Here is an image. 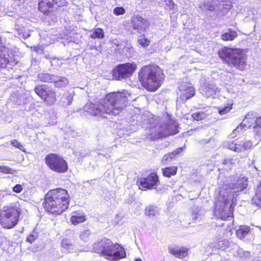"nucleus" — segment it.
Returning a JSON list of instances; mask_svg holds the SVG:
<instances>
[{
  "label": "nucleus",
  "mask_w": 261,
  "mask_h": 261,
  "mask_svg": "<svg viewBox=\"0 0 261 261\" xmlns=\"http://www.w3.org/2000/svg\"><path fill=\"white\" fill-rule=\"evenodd\" d=\"M253 203L259 208H261V181L257 186L255 196L253 199Z\"/></svg>",
  "instance_id": "nucleus-23"
},
{
  "label": "nucleus",
  "mask_w": 261,
  "mask_h": 261,
  "mask_svg": "<svg viewBox=\"0 0 261 261\" xmlns=\"http://www.w3.org/2000/svg\"><path fill=\"white\" fill-rule=\"evenodd\" d=\"M238 37V33L235 30L228 29L227 32L221 35V39L224 41H232Z\"/></svg>",
  "instance_id": "nucleus-21"
},
{
  "label": "nucleus",
  "mask_w": 261,
  "mask_h": 261,
  "mask_svg": "<svg viewBox=\"0 0 261 261\" xmlns=\"http://www.w3.org/2000/svg\"><path fill=\"white\" fill-rule=\"evenodd\" d=\"M236 203L230 201L227 196L219 192L215 202V207L218 217L222 220H227L229 217H233Z\"/></svg>",
  "instance_id": "nucleus-7"
},
{
  "label": "nucleus",
  "mask_w": 261,
  "mask_h": 261,
  "mask_svg": "<svg viewBox=\"0 0 261 261\" xmlns=\"http://www.w3.org/2000/svg\"><path fill=\"white\" fill-rule=\"evenodd\" d=\"M54 8V0H39L38 10L45 15H49Z\"/></svg>",
  "instance_id": "nucleus-17"
},
{
  "label": "nucleus",
  "mask_w": 261,
  "mask_h": 261,
  "mask_svg": "<svg viewBox=\"0 0 261 261\" xmlns=\"http://www.w3.org/2000/svg\"><path fill=\"white\" fill-rule=\"evenodd\" d=\"M54 7L56 6L57 8H60L66 6L67 4V0H54Z\"/></svg>",
  "instance_id": "nucleus-37"
},
{
  "label": "nucleus",
  "mask_w": 261,
  "mask_h": 261,
  "mask_svg": "<svg viewBox=\"0 0 261 261\" xmlns=\"http://www.w3.org/2000/svg\"><path fill=\"white\" fill-rule=\"evenodd\" d=\"M135 261H142L141 259L140 258H137L136 259H135Z\"/></svg>",
  "instance_id": "nucleus-43"
},
{
  "label": "nucleus",
  "mask_w": 261,
  "mask_h": 261,
  "mask_svg": "<svg viewBox=\"0 0 261 261\" xmlns=\"http://www.w3.org/2000/svg\"><path fill=\"white\" fill-rule=\"evenodd\" d=\"M130 22L133 30H136L138 33L145 32L149 26L147 19L139 15L132 17Z\"/></svg>",
  "instance_id": "nucleus-14"
},
{
  "label": "nucleus",
  "mask_w": 261,
  "mask_h": 261,
  "mask_svg": "<svg viewBox=\"0 0 261 261\" xmlns=\"http://www.w3.org/2000/svg\"><path fill=\"white\" fill-rule=\"evenodd\" d=\"M105 37V32L102 28L95 29L90 35V38L93 39H101Z\"/></svg>",
  "instance_id": "nucleus-24"
},
{
  "label": "nucleus",
  "mask_w": 261,
  "mask_h": 261,
  "mask_svg": "<svg viewBox=\"0 0 261 261\" xmlns=\"http://www.w3.org/2000/svg\"><path fill=\"white\" fill-rule=\"evenodd\" d=\"M177 171L178 167L176 166H168L162 168L163 176L167 178H170L175 176L177 174Z\"/></svg>",
  "instance_id": "nucleus-20"
},
{
  "label": "nucleus",
  "mask_w": 261,
  "mask_h": 261,
  "mask_svg": "<svg viewBox=\"0 0 261 261\" xmlns=\"http://www.w3.org/2000/svg\"><path fill=\"white\" fill-rule=\"evenodd\" d=\"M252 147L251 141H240L236 142L235 141H231L228 143L227 148L229 150L237 152H241Z\"/></svg>",
  "instance_id": "nucleus-15"
},
{
  "label": "nucleus",
  "mask_w": 261,
  "mask_h": 261,
  "mask_svg": "<svg viewBox=\"0 0 261 261\" xmlns=\"http://www.w3.org/2000/svg\"><path fill=\"white\" fill-rule=\"evenodd\" d=\"M176 159L174 153L172 152L165 154L162 159V162L165 164L168 163Z\"/></svg>",
  "instance_id": "nucleus-31"
},
{
  "label": "nucleus",
  "mask_w": 261,
  "mask_h": 261,
  "mask_svg": "<svg viewBox=\"0 0 261 261\" xmlns=\"http://www.w3.org/2000/svg\"><path fill=\"white\" fill-rule=\"evenodd\" d=\"M23 190V187L20 184H17L13 188V191L16 193H20Z\"/></svg>",
  "instance_id": "nucleus-39"
},
{
  "label": "nucleus",
  "mask_w": 261,
  "mask_h": 261,
  "mask_svg": "<svg viewBox=\"0 0 261 261\" xmlns=\"http://www.w3.org/2000/svg\"><path fill=\"white\" fill-rule=\"evenodd\" d=\"M178 132V125L174 121H171L156 127L154 137L156 139H162L176 135Z\"/></svg>",
  "instance_id": "nucleus-10"
},
{
  "label": "nucleus",
  "mask_w": 261,
  "mask_h": 261,
  "mask_svg": "<svg viewBox=\"0 0 261 261\" xmlns=\"http://www.w3.org/2000/svg\"><path fill=\"white\" fill-rule=\"evenodd\" d=\"M38 237V233L35 230H34L27 237L26 241L29 243L32 244L35 241Z\"/></svg>",
  "instance_id": "nucleus-32"
},
{
  "label": "nucleus",
  "mask_w": 261,
  "mask_h": 261,
  "mask_svg": "<svg viewBox=\"0 0 261 261\" xmlns=\"http://www.w3.org/2000/svg\"><path fill=\"white\" fill-rule=\"evenodd\" d=\"M68 240L67 239H65V240H63L62 241V246L64 247V248H67L68 247V246H71V244L69 243V242H68Z\"/></svg>",
  "instance_id": "nucleus-41"
},
{
  "label": "nucleus",
  "mask_w": 261,
  "mask_h": 261,
  "mask_svg": "<svg viewBox=\"0 0 261 261\" xmlns=\"http://www.w3.org/2000/svg\"><path fill=\"white\" fill-rule=\"evenodd\" d=\"M94 252L110 261H118L126 256L125 249L122 245L114 243L111 239L104 237L93 244Z\"/></svg>",
  "instance_id": "nucleus-4"
},
{
  "label": "nucleus",
  "mask_w": 261,
  "mask_h": 261,
  "mask_svg": "<svg viewBox=\"0 0 261 261\" xmlns=\"http://www.w3.org/2000/svg\"><path fill=\"white\" fill-rule=\"evenodd\" d=\"M16 172V170L12 169L9 166H0V173L13 174L15 173Z\"/></svg>",
  "instance_id": "nucleus-30"
},
{
  "label": "nucleus",
  "mask_w": 261,
  "mask_h": 261,
  "mask_svg": "<svg viewBox=\"0 0 261 261\" xmlns=\"http://www.w3.org/2000/svg\"><path fill=\"white\" fill-rule=\"evenodd\" d=\"M232 103H228L224 107H218V112L221 115H225L230 111L232 109Z\"/></svg>",
  "instance_id": "nucleus-29"
},
{
  "label": "nucleus",
  "mask_w": 261,
  "mask_h": 261,
  "mask_svg": "<svg viewBox=\"0 0 261 261\" xmlns=\"http://www.w3.org/2000/svg\"><path fill=\"white\" fill-rule=\"evenodd\" d=\"M219 243H221V244L219 245V246H221V247L227 248L229 247V242L227 239L222 240V241H219Z\"/></svg>",
  "instance_id": "nucleus-40"
},
{
  "label": "nucleus",
  "mask_w": 261,
  "mask_h": 261,
  "mask_svg": "<svg viewBox=\"0 0 261 261\" xmlns=\"http://www.w3.org/2000/svg\"><path fill=\"white\" fill-rule=\"evenodd\" d=\"M11 144L16 148L19 149L23 152H25V149L23 146L17 140L14 139L11 140Z\"/></svg>",
  "instance_id": "nucleus-33"
},
{
  "label": "nucleus",
  "mask_w": 261,
  "mask_h": 261,
  "mask_svg": "<svg viewBox=\"0 0 261 261\" xmlns=\"http://www.w3.org/2000/svg\"><path fill=\"white\" fill-rule=\"evenodd\" d=\"M128 96L129 94L124 91L109 92L98 104L88 102L84 109L92 116L101 117L105 114L116 116L127 106Z\"/></svg>",
  "instance_id": "nucleus-1"
},
{
  "label": "nucleus",
  "mask_w": 261,
  "mask_h": 261,
  "mask_svg": "<svg viewBox=\"0 0 261 261\" xmlns=\"http://www.w3.org/2000/svg\"><path fill=\"white\" fill-rule=\"evenodd\" d=\"M255 114L253 112L247 113L243 121V123H242V125L238 126L237 129L244 126L248 128H252L257 135H260L261 116L256 117Z\"/></svg>",
  "instance_id": "nucleus-12"
},
{
  "label": "nucleus",
  "mask_w": 261,
  "mask_h": 261,
  "mask_svg": "<svg viewBox=\"0 0 261 261\" xmlns=\"http://www.w3.org/2000/svg\"><path fill=\"white\" fill-rule=\"evenodd\" d=\"M207 115L205 112L198 111L193 113L191 118L194 121H200L205 119Z\"/></svg>",
  "instance_id": "nucleus-25"
},
{
  "label": "nucleus",
  "mask_w": 261,
  "mask_h": 261,
  "mask_svg": "<svg viewBox=\"0 0 261 261\" xmlns=\"http://www.w3.org/2000/svg\"><path fill=\"white\" fill-rule=\"evenodd\" d=\"M34 91L47 105H53L57 101L55 90H47V87L45 85H38L34 88Z\"/></svg>",
  "instance_id": "nucleus-13"
},
{
  "label": "nucleus",
  "mask_w": 261,
  "mask_h": 261,
  "mask_svg": "<svg viewBox=\"0 0 261 261\" xmlns=\"http://www.w3.org/2000/svg\"><path fill=\"white\" fill-rule=\"evenodd\" d=\"M68 84V81L66 77H61L59 80L54 82L55 87L58 89L65 88Z\"/></svg>",
  "instance_id": "nucleus-28"
},
{
  "label": "nucleus",
  "mask_w": 261,
  "mask_h": 261,
  "mask_svg": "<svg viewBox=\"0 0 261 261\" xmlns=\"http://www.w3.org/2000/svg\"><path fill=\"white\" fill-rule=\"evenodd\" d=\"M45 163L51 171L58 173H64L68 170L67 161L58 153H50L45 158Z\"/></svg>",
  "instance_id": "nucleus-8"
},
{
  "label": "nucleus",
  "mask_w": 261,
  "mask_h": 261,
  "mask_svg": "<svg viewBox=\"0 0 261 261\" xmlns=\"http://www.w3.org/2000/svg\"><path fill=\"white\" fill-rule=\"evenodd\" d=\"M44 79H41V81L42 82H49V81L48 80V77H49V74H45L44 75Z\"/></svg>",
  "instance_id": "nucleus-42"
},
{
  "label": "nucleus",
  "mask_w": 261,
  "mask_h": 261,
  "mask_svg": "<svg viewBox=\"0 0 261 261\" xmlns=\"http://www.w3.org/2000/svg\"><path fill=\"white\" fill-rule=\"evenodd\" d=\"M160 184L159 177L156 172H151L146 177L138 179L137 185L142 191L156 189Z\"/></svg>",
  "instance_id": "nucleus-11"
},
{
  "label": "nucleus",
  "mask_w": 261,
  "mask_h": 261,
  "mask_svg": "<svg viewBox=\"0 0 261 261\" xmlns=\"http://www.w3.org/2000/svg\"><path fill=\"white\" fill-rule=\"evenodd\" d=\"M250 228L249 226L241 225L237 230L236 236L240 239H243L249 232Z\"/></svg>",
  "instance_id": "nucleus-22"
},
{
  "label": "nucleus",
  "mask_w": 261,
  "mask_h": 261,
  "mask_svg": "<svg viewBox=\"0 0 261 261\" xmlns=\"http://www.w3.org/2000/svg\"><path fill=\"white\" fill-rule=\"evenodd\" d=\"M169 252L178 258L183 259L188 255L189 248L187 247L174 246L168 247Z\"/></svg>",
  "instance_id": "nucleus-18"
},
{
  "label": "nucleus",
  "mask_w": 261,
  "mask_h": 261,
  "mask_svg": "<svg viewBox=\"0 0 261 261\" xmlns=\"http://www.w3.org/2000/svg\"><path fill=\"white\" fill-rule=\"evenodd\" d=\"M70 201V196L67 190L57 188L47 192L42 205L47 214L57 216L68 208Z\"/></svg>",
  "instance_id": "nucleus-2"
},
{
  "label": "nucleus",
  "mask_w": 261,
  "mask_h": 261,
  "mask_svg": "<svg viewBox=\"0 0 261 261\" xmlns=\"http://www.w3.org/2000/svg\"><path fill=\"white\" fill-rule=\"evenodd\" d=\"M137 69V65L134 62L120 64L113 69L112 75L116 80L121 81L132 76Z\"/></svg>",
  "instance_id": "nucleus-9"
},
{
  "label": "nucleus",
  "mask_w": 261,
  "mask_h": 261,
  "mask_svg": "<svg viewBox=\"0 0 261 261\" xmlns=\"http://www.w3.org/2000/svg\"><path fill=\"white\" fill-rule=\"evenodd\" d=\"M185 146L179 147L174 151H172V153H174V156L176 158L179 154H180L184 151Z\"/></svg>",
  "instance_id": "nucleus-38"
},
{
  "label": "nucleus",
  "mask_w": 261,
  "mask_h": 261,
  "mask_svg": "<svg viewBox=\"0 0 261 261\" xmlns=\"http://www.w3.org/2000/svg\"><path fill=\"white\" fill-rule=\"evenodd\" d=\"M163 70L158 66L147 65L142 67L138 72V79L141 85L151 92L158 90L165 79Z\"/></svg>",
  "instance_id": "nucleus-3"
},
{
  "label": "nucleus",
  "mask_w": 261,
  "mask_h": 261,
  "mask_svg": "<svg viewBox=\"0 0 261 261\" xmlns=\"http://www.w3.org/2000/svg\"><path fill=\"white\" fill-rule=\"evenodd\" d=\"M137 42L143 48L147 47L150 43V40L146 38L144 34L141 35L138 37Z\"/></svg>",
  "instance_id": "nucleus-27"
},
{
  "label": "nucleus",
  "mask_w": 261,
  "mask_h": 261,
  "mask_svg": "<svg viewBox=\"0 0 261 261\" xmlns=\"http://www.w3.org/2000/svg\"><path fill=\"white\" fill-rule=\"evenodd\" d=\"M180 94L179 99L182 102H186L195 95V89L193 86L184 85L179 89Z\"/></svg>",
  "instance_id": "nucleus-16"
},
{
  "label": "nucleus",
  "mask_w": 261,
  "mask_h": 261,
  "mask_svg": "<svg viewBox=\"0 0 261 261\" xmlns=\"http://www.w3.org/2000/svg\"><path fill=\"white\" fill-rule=\"evenodd\" d=\"M123 50L124 51L128 52V55L126 53V55L129 57H132L135 52L134 49L130 44H128L127 46H124Z\"/></svg>",
  "instance_id": "nucleus-35"
},
{
  "label": "nucleus",
  "mask_w": 261,
  "mask_h": 261,
  "mask_svg": "<svg viewBox=\"0 0 261 261\" xmlns=\"http://www.w3.org/2000/svg\"><path fill=\"white\" fill-rule=\"evenodd\" d=\"M114 13L117 15H123L125 13V10L122 7H116L113 10Z\"/></svg>",
  "instance_id": "nucleus-36"
},
{
  "label": "nucleus",
  "mask_w": 261,
  "mask_h": 261,
  "mask_svg": "<svg viewBox=\"0 0 261 261\" xmlns=\"http://www.w3.org/2000/svg\"><path fill=\"white\" fill-rule=\"evenodd\" d=\"M70 220L72 224L75 225L85 222L87 217L83 211H75L72 212Z\"/></svg>",
  "instance_id": "nucleus-19"
},
{
  "label": "nucleus",
  "mask_w": 261,
  "mask_h": 261,
  "mask_svg": "<svg viewBox=\"0 0 261 261\" xmlns=\"http://www.w3.org/2000/svg\"><path fill=\"white\" fill-rule=\"evenodd\" d=\"M222 164L223 165L231 166L235 164V160L232 158H226L223 160Z\"/></svg>",
  "instance_id": "nucleus-34"
},
{
  "label": "nucleus",
  "mask_w": 261,
  "mask_h": 261,
  "mask_svg": "<svg viewBox=\"0 0 261 261\" xmlns=\"http://www.w3.org/2000/svg\"><path fill=\"white\" fill-rule=\"evenodd\" d=\"M21 215L19 204H14L5 207L0 215V224L4 228H12L17 224Z\"/></svg>",
  "instance_id": "nucleus-6"
},
{
  "label": "nucleus",
  "mask_w": 261,
  "mask_h": 261,
  "mask_svg": "<svg viewBox=\"0 0 261 261\" xmlns=\"http://www.w3.org/2000/svg\"><path fill=\"white\" fill-rule=\"evenodd\" d=\"M144 211L145 215L148 216H155L158 213V207L154 205L147 206Z\"/></svg>",
  "instance_id": "nucleus-26"
},
{
  "label": "nucleus",
  "mask_w": 261,
  "mask_h": 261,
  "mask_svg": "<svg viewBox=\"0 0 261 261\" xmlns=\"http://www.w3.org/2000/svg\"><path fill=\"white\" fill-rule=\"evenodd\" d=\"M219 58L223 63L244 71L247 65V56L245 50L240 48L223 46L217 51Z\"/></svg>",
  "instance_id": "nucleus-5"
}]
</instances>
